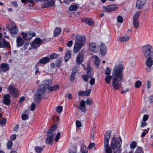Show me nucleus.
<instances>
[{
    "label": "nucleus",
    "instance_id": "nucleus-13",
    "mask_svg": "<svg viewBox=\"0 0 153 153\" xmlns=\"http://www.w3.org/2000/svg\"><path fill=\"white\" fill-rule=\"evenodd\" d=\"M11 96L9 94H5L4 95L3 103L7 105H9L11 103V101L10 99Z\"/></svg>",
    "mask_w": 153,
    "mask_h": 153
},
{
    "label": "nucleus",
    "instance_id": "nucleus-64",
    "mask_svg": "<svg viewBox=\"0 0 153 153\" xmlns=\"http://www.w3.org/2000/svg\"><path fill=\"white\" fill-rule=\"evenodd\" d=\"M41 7L42 8H44L48 7L47 3H43L42 4Z\"/></svg>",
    "mask_w": 153,
    "mask_h": 153
},
{
    "label": "nucleus",
    "instance_id": "nucleus-15",
    "mask_svg": "<svg viewBox=\"0 0 153 153\" xmlns=\"http://www.w3.org/2000/svg\"><path fill=\"white\" fill-rule=\"evenodd\" d=\"M9 26L7 25V28L8 29V30L10 31L11 34L13 36L16 35L18 32V28L17 27L15 26L10 28L9 27Z\"/></svg>",
    "mask_w": 153,
    "mask_h": 153
},
{
    "label": "nucleus",
    "instance_id": "nucleus-24",
    "mask_svg": "<svg viewBox=\"0 0 153 153\" xmlns=\"http://www.w3.org/2000/svg\"><path fill=\"white\" fill-rule=\"evenodd\" d=\"M71 53L70 50H68L65 53L64 57L65 61V62H68L71 58Z\"/></svg>",
    "mask_w": 153,
    "mask_h": 153
},
{
    "label": "nucleus",
    "instance_id": "nucleus-47",
    "mask_svg": "<svg viewBox=\"0 0 153 153\" xmlns=\"http://www.w3.org/2000/svg\"><path fill=\"white\" fill-rule=\"evenodd\" d=\"M117 21L119 23H122L123 21V19L120 16H118L117 17Z\"/></svg>",
    "mask_w": 153,
    "mask_h": 153
},
{
    "label": "nucleus",
    "instance_id": "nucleus-31",
    "mask_svg": "<svg viewBox=\"0 0 153 153\" xmlns=\"http://www.w3.org/2000/svg\"><path fill=\"white\" fill-rule=\"evenodd\" d=\"M56 124L53 125V126H52L50 127L47 132L49 133H51V134H53V132L54 131L56 130Z\"/></svg>",
    "mask_w": 153,
    "mask_h": 153
},
{
    "label": "nucleus",
    "instance_id": "nucleus-19",
    "mask_svg": "<svg viewBox=\"0 0 153 153\" xmlns=\"http://www.w3.org/2000/svg\"><path fill=\"white\" fill-rule=\"evenodd\" d=\"M146 0H137L136 2V7H138L139 9L141 8L144 4Z\"/></svg>",
    "mask_w": 153,
    "mask_h": 153
},
{
    "label": "nucleus",
    "instance_id": "nucleus-16",
    "mask_svg": "<svg viewBox=\"0 0 153 153\" xmlns=\"http://www.w3.org/2000/svg\"><path fill=\"white\" fill-rule=\"evenodd\" d=\"M0 68L2 71L5 72L9 70V66L7 64L3 63L1 65Z\"/></svg>",
    "mask_w": 153,
    "mask_h": 153
},
{
    "label": "nucleus",
    "instance_id": "nucleus-17",
    "mask_svg": "<svg viewBox=\"0 0 153 153\" xmlns=\"http://www.w3.org/2000/svg\"><path fill=\"white\" fill-rule=\"evenodd\" d=\"M89 49L92 51L97 52V43L95 42H93L90 43L89 45Z\"/></svg>",
    "mask_w": 153,
    "mask_h": 153
},
{
    "label": "nucleus",
    "instance_id": "nucleus-27",
    "mask_svg": "<svg viewBox=\"0 0 153 153\" xmlns=\"http://www.w3.org/2000/svg\"><path fill=\"white\" fill-rule=\"evenodd\" d=\"M130 37L128 36H125L124 37H119L117 39V41L120 42L127 41L129 39Z\"/></svg>",
    "mask_w": 153,
    "mask_h": 153
},
{
    "label": "nucleus",
    "instance_id": "nucleus-33",
    "mask_svg": "<svg viewBox=\"0 0 153 153\" xmlns=\"http://www.w3.org/2000/svg\"><path fill=\"white\" fill-rule=\"evenodd\" d=\"M113 79V76L111 75L106 76L105 78V82L107 84H110V81L112 79Z\"/></svg>",
    "mask_w": 153,
    "mask_h": 153
},
{
    "label": "nucleus",
    "instance_id": "nucleus-39",
    "mask_svg": "<svg viewBox=\"0 0 153 153\" xmlns=\"http://www.w3.org/2000/svg\"><path fill=\"white\" fill-rule=\"evenodd\" d=\"M105 74L106 76L110 75V74L111 73V69L107 67L105 71Z\"/></svg>",
    "mask_w": 153,
    "mask_h": 153
},
{
    "label": "nucleus",
    "instance_id": "nucleus-41",
    "mask_svg": "<svg viewBox=\"0 0 153 153\" xmlns=\"http://www.w3.org/2000/svg\"><path fill=\"white\" fill-rule=\"evenodd\" d=\"M12 145L13 142L11 140L9 141L8 142L7 145V148L9 149H11L12 148Z\"/></svg>",
    "mask_w": 153,
    "mask_h": 153
},
{
    "label": "nucleus",
    "instance_id": "nucleus-9",
    "mask_svg": "<svg viewBox=\"0 0 153 153\" xmlns=\"http://www.w3.org/2000/svg\"><path fill=\"white\" fill-rule=\"evenodd\" d=\"M103 10L105 12L111 13L112 11L117 10L118 7L117 5L112 4L107 5L103 7Z\"/></svg>",
    "mask_w": 153,
    "mask_h": 153
},
{
    "label": "nucleus",
    "instance_id": "nucleus-11",
    "mask_svg": "<svg viewBox=\"0 0 153 153\" xmlns=\"http://www.w3.org/2000/svg\"><path fill=\"white\" fill-rule=\"evenodd\" d=\"M85 40L84 36L77 35L76 37L75 43L83 45L85 42Z\"/></svg>",
    "mask_w": 153,
    "mask_h": 153
},
{
    "label": "nucleus",
    "instance_id": "nucleus-22",
    "mask_svg": "<svg viewBox=\"0 0 153 153\" xmlns=\"http://www.w3.org/2000/svg\"><path fill=\"white\" fill-rule=\"evenodd\" d=\"M100 52L101 54L102 55H105L106 53V48L105 45L103 43H101L100 48Z\"/></svg>",
    "mask_w": 153,
    "mask_h": 153
},
{
    "label": "nucleus",
    "instance_id": "nucleus-62",
    "mask_svg": "<svg viewBox=\"0 0 153 153\" xmlns=\"http://www.w3.org/2000/svg\"><path fill=\"white\" fill-rule=\"evenodd\" d=\"M74 0H63L64 2L67 4H69L71 2L74 1Z\"/></svg>",
    "mask_w": 153,
    "mask_h": 153
},
{
    "label": "nucleus",
    "instance_id": "nucleus-18",
    "mask_svg": "<svg viewBox=\"0 0 153 153\" xmlns=\"http://www.w3.org/2000/svg\"><path fill=\"white\" fill-rule=\"evenodd\" d=\"M50 59L47 57H44L40 59L38 62L41 65H45L49 62Z\"/></svg>",
    "mask_w": 153,
    "mask_h": 153
},
{
    "label": "nucleus",
    "instance_id": "nucleus-14",
    "mask_svg": "<svg viewBox=\"0 0 153 153\" xmlns=\"http://www.w3.org/2000/svg\"><path fill=\"white\" fill-rule=\"evenodd\" d=\"M81 21L82 22H85L87 24L90 26H93L94 25V23L93 20L90 18H84L81 19Z\"/></svg>",
    "mask_w": 153,
    "mask_h": 153
},
{
    "label": "nucleus",
    "instance_id": "nucleus-56",
    "mask_svg": "<svg viewBox=\"0 0 153 153\" xmlns=\"http://www.w3.org/2000/svg\"><path fill=\"white\" fill-rule=\"evenodd\" d=\"M149 118V116L147 114H144L143 119V121H146Z\"/></svg>",
    "mask_w": 153,
    "mask_h": 153
},
{
    "label": "nucleus",
    "instance_id": "nucleus-26",
    "mask_svg": "<svg viewBox=\"0 0 153 153\" xmlns=\"http://www.w3.org/2000/svg\"><path fill=\"white\" fill-rule=\"evenodd\" d=\"M83 59V56L81 54H78L76 58V62L79 65L82 63Z\"/></svg>",
    "mask_w": 153,
    "mask_h": 153
},
{
    "label": "nucleus",
    "instance_id": "nucleus-43",
    "mask_svg": "<svg viewBox=\"0 0 153 153\" xmlns=\"http://www.w3.org/2000/svg\"><path fill=\"white\" fill-rule=\"evenodd\" d=\"M75 72H72V73L70 77V80L71 81H72L75 79Z\"/></svg>",
    "mask_w": 153,
    "mask_h": 153
},
{
    "label": "nucleus",
    "instance_id": "nucleus-12",
    "mask_svg": "<svg viewBox=\"0 0 153 153\" xmlns=\"http://www.w3.org/2000/svg\"><path fill=\"white\" fill-rule=\"evenodd\" d=\"M47 137L46 138V143L47 144H52L53 141L54 135L48 132L47 134Z\"/></svg>",
    "mask_w": 153,
    "mask_h": 153
},
{
    "label": "nucleus",
    "instance_id": "nucleus-23",
    "mask_svg": "<svg viewBox=\"0 0 153 153\" xmlns=\"http://www.w3.org/2000/svg\"><path fill=\"white\" fill-rule=\"evenodd\" d=\"M36 36V33L34 32H32L31 31L28 32L27 36V38H26V40L27 41L29 42L31 39L33 37Z\"/></svg>",
    "mask_w": 153,
    "mask_h": 153
},
{
    "label": "nucleus",
    "instance_id": "nucleus-8",
    "mask_svg": "<svg viewBox=\"0 0 153 153\" xmlns=\"http://www.w3.org/2000/svg\"><path fill=\"white\" fill-rule=\"evenodd\" d=\"M10 94L14 98H17L19 96V92L16 88L11 85H10L8 88Z\"/></svg>",
    "mask_w": 153,
    "mask_h": 153
},
{
    "label": "nucleus",
    "instance_id": "nucleus-52",
    "mask_svg": "<svg viewBox=\"0 0 153 153\" xmlns=\"http://www.w3.org/2000/svg\"><path fill=\"white\" fill-rule=\"evenodd\" d=\"M60 136V133L58 132L56 135L55 139V141L56 142L59 140Z\"/></svg>",
    "mask_w": 153,
    "mask_h": 153
},
{
    "label": "nucleus",
    "instance_id": "nucleus-46",
    "mask_svg": "<svg viewBox=\"0 0 153 153\" xmlns=\"http://www.w3.org/2000/svg\"><path fill=\"white\" fill-rule=\"evenodd\" d=\"M149 131V130L147 129L144 130L141 134V137H144L148 133Z\"/></svg>",
    "mask_w": 153,
    "mask_h": 153
},
{
    "label": "nucleus",
    "instance_id": "nucleus-29",
    "mask_svg": "<svg viewBox=\"0 0 153 153\" xmlns=\"http://www.w3.org/2000/svg\"><path fill=\"white\" fill-rule=\"evenodd\" d=\"M59 88V86L58 85H56L53 86H50L48 88V90L50 91H56Z\"/></svg>",
    "mask_w": 153,
    "mask_h": 153
},
{
    "label": "nucleus",
    "instance_id": "nucleus-36",
    "mask_svg": "<svg viewBox=\"0 0 153 153\" xmlns=\"http://www.w3.org/2000/svg\"><path fill=\"white\" fill-rule=\"evenodd\" d=\"M35 150L37 153H41L43 150V148L36 146L35 148Z\"/></svg>",
    "mask_w": 153,
    "mask_h": 153
},
{
    "label": "nucleus",
    "instance_id": "nucleus-59",
    "mask_svg": "<svg viewBox=\"0 0 153 153\" xmlns=\"http://www.w3.org/2000/svg\"><path fill=\"white\" fill-rule=\"evenodd\" d=\"M95 146V144L94 143H91L89 144L88 146V148L89 149H92Z\"/></svg>",
    "mask_w": 153,
    "mask_h": 153
},
{
    "label": "nucleus",
    "instance_id": "nucleus-53",
    "mask_svg": "<svg viewBox=\"0 0 153 153\" xmlns=\"http://www.w3.org/2000/svg\"><path fill=\"white\" fill-rule=\"evenodd\" d=\"M41 66V65L38 62H37L34 66L35 69L36 70H39V67Z\"/></svg>",
    "mask_w": 153,
    "mask_h": 153
},
{
    "label": "nucleus",
    "instance_id": "nucleus-35",
    "mask_svg": "<svg viewBox=\"0 0 153 153\" xmlns=\"http://www.w3.org/2000/svg\"><path fill=\"white\" fill-rule=\"evenodd\" d=\"M78 7L76 5L73 4L71 5L69 8V11H72L76 10L77 9Z\"/></svg>",
    "mask_w": 153,
    "mask_h": 153
},
{
    "label": "nucleus",
    "instance_id": "nucleus-7",
    "mask_svg": "<svg viewBox=\"0 0 153 153\" xmlns=\"http://www.w3.org/2000/svg\"><path fill=\"white\" fill-rule=\"evenodd\" d=\"M42 44V39L39 37L35 38L31 42L30 45L33 49H37Z\"/></svg>",
    "mask_w": 153,
    "mask_h": 153
},
{
    "label": "nucleus",
    "instance_id": "nucleus-21",
    "mask_svg": "<svg viewBox=\"0 0 153 153\" xmlns=\"http://www.w3.org/2000/svg\"><path fill=\"white\" fill-rule=\"evenodd\" d=\"M83 45L80 44L75 43L74 46V48L73 49V51L74 53H78L82 48V46Z\"/></svg>",
    "mask_w": 153,
    "mask_h": 153
},
{
    "label": "nucleus",
    "instance_id": "nucleus-10",
    "mask_svg": "<svg viewBox=\"0 0 153 153\" xmlns=\"http://www.w3.org/2000/svg\"><path fill=\"white\" fill-rule=\"evenodd\" d=\"M141 13V11H138L136 13L134 16L133 23L134 27L136 28H138L139 27V23L138 21V19Z\"/></svg>",
    "mask_w": 153,
    "mask_h": 153
},
{
    "label": "nucleus",
    "instance_id": "nucleus-48",
    "mask_svg": "<svg viewBox=\"0 0 153 153\" xmlns=\"http://www.w3.org/2000/svg\"><path fill=\"white\" fill-rule=\"evenodd\" d=\"M84 91V96H89L90 95L91 92V90L90 89Z\"/></svg>",
    "mask_w": 153,
    "mask_h": 153
},
{
    "label": "nucleus",
    "instance_id": "nucleus-2",
    "mask_svg": "<svg viewBox=\"0 0 153 153\" xmlns=\"http://www.w3.org/2000/svg\"><path fill=\"white\" fill-rule=\"evenodd\" d=\"M123 67L122 64H119L117 67H114L113 70L112 85L116 90H119L121 87V80L123 79Z\"/></svg>",
    "mask_w": 153,
    "mask_h": 153
},
{
    "label": "nucleus",
    "instance_id": "nucleus-37",
    "mask_svg": "<svg viewBox=\"0 0 153 153\" xmlns=\"http://www.w3.org/2000/svg\"><path fill=\"white\" fill-rule=\"evenodd\" d=\"M100 62V61L99 58H98L97 56H96L95 61V64L97 68H98L99 66Z\"/></svg>",
    "mask_w": 153,
    "mask_h": 153
},
{
    "label": "nucleus",
    "instance_id": "nucleus-44",
    "mask_svg": "<svg viewBox=\"0 0 153 153\" xmlns=\"http://www.w3.org/2000/svg\"><path fill=\"white\" fill-rule=\"evenodd\" d=\"M137 146V143L135 141H132L130 147L131 149H134Z\"/></svg>",
    "mask_w": 153,
    "mask_h": 153
},
{
    "label": "nucleus",
    "instance_id": "nucleus-55",
    "mask_svg": "<svg viewBox=\"0 0 153 153\" xmlns=\"http://www.w3.org/2000/svg\"><path fill=\"white\" fill-rule=\"evenodd\" d=\"M76 126L77 128L80 127L82 126L81 122L79 120H77L76 121Z\"/></svg>",
    "mask_w": 153,
    "mask_h": 153
},
{
    "label": "nucleus",
    "instance_id": "nucleus-40",
    "mask_svg": "<svg viewBox=\"0 0 153 153\" xmlns=\"http://www.w3.org/2000/svg\"><path fill=\"white\" fill-rule=\"evenodd\" d=\"M142 85V82L140 80H137L135 84V87L136 88H139Z\"/></svg>",
    "mask_w": 153,
    "mask_h": 153
},
{
    "label": "nucleus",
    "instance_id": "nucleus-4",
    "mask_svg": "<svg viewBox=\"0 0 153 153\" xmlns=\"http://www.w3.org/2000/svg\"><path fill=\"white\" fill-rule=\"evenodd\" d=\"M142 52L145 57L149 56L153 57V47L149 44H146L143 46L142 48Z\"/></svg>",
    "mask_w": 153,
    "mask_h": 153
},
{
    "label": "nucleus",
    "instance_id": "nucleus-63",
    "mask_svg": "<svg viewBox=\"0 0 153 153\" xmlns=\"http://www.w3.org/2000/svg\"><path fill=\"white\" fill-rule=\"evenodd\" d=\"M29 42H28L26 43H25V44L24 46V50H26L27 49V48L28 47L29 45Z\"/></svg>",
    "mask_w": 153,
    "mask_h": 153
},
{
    "label": "nucleus",
    "instance_id": "nucleus-20",
    "mask_svg": "<svg viewBox=\"0 0 153 153\" xmlns=\"http://www.w3.org/2000/svg\"><path fill=\"white\" fill-rule=\"evenodd\" d=\"M16 43L17 47H19L23 45L24 43V41L22 37H18L16 39Z\"/></svg>",
    "mask_w": 153,
    "mask_h": 153
},
{
    "label": "nucleus",
    "instance_id": "nucleus-25",
    "mask_svg": "<svg viewBox=\"0 0 153 153\" xmlns=\"http://www.w3.org/2000/svg\"><path fill=\"white\" fill-rule=\"evenodd\" d=\"M62 31V30L60 27H56L53 31V35L54 36L56 37L59 36Z\"/></svg>",
    "mask_w": 153,
    "mask_h": 153
},
{
    "label": "nucleus",
    "instance_id": "nucleus-57",
    "mask_svg": "<svg viewBox=\"0 0 153 153\" xmlns=\"http://www.w3.org/2000/svg\"><path fill=\"white\" fill-rule=\"evenodd\" d=\"M95 79L94 78H91V80L90 81V84L91 85H93L95 84Z\"/></svg>",
    "mask_w": 153,
    "mask_h": 153
},
{
    "label": "nucleus",
    "instance_id": "nucleus-51",
    "mask_svg": "<svg viewBox=\"0 0 153 153\" xmlns=\"http://www.w3.org/2000/svg\"><path fill=\"white\" fill-rule=\"evenodd\" d=\"M81 150L82 153H88V150L85 146V147H83L81 149Z\"/></svg>",
    "mask_w": 153,
    "mask_h": 153
},
{
    "label": "nucleus",
    "instance_id": "nucleus-5",
    "mask_svg": "<svg viewBox=\"0 0 153 153\" xmlns=\"http://www.w3.org/2000/svg\"><path fill=\"white\" fill-rule=\"evenodd\" d=\"M85 102L87 105H90L92 103L93 101L90 99H87L85 102L83 100L80 101V106H78V107L81 112H84V113H85L88 110L87 106L85 105Z\"/></svg>",
    "mask_w": 153,
    "mask_h": 153
},
{
    "label": "nucleus",
    "instance_id": "nucleus-6",
    "mask_svg": "<svg viewBox=\"0 0 153 153\" xmlns=\"http://www.w3.org/2000/svg\"><path fill=\"white\" fill-rule=\"evenodd\" d=\"M145 58L147 59L146 62V70L147 72H150L153 69V68L152 67L153 65V57L149 56Z\"/></svg>",
    "mask_w": 153,
    "mask_h": 153
},
{
    "label": "nucleus",
    "instance_id": "nucleus-61",
    "mask_svg": "<svg viewBox=\"0 0 153 153\" xmlns=\"http://www.w3.org/2000/svg\"><path fill=\"white\" fill-rule=\"evenodd\" d=\"M11 3H12V6H13L14 7H17L18 5V4H17V2L16 1H12L11 2Z\"/></svg>",
    "mask_w": 153,
    "mask_h": 153
},
{
    "label": "nucleus",
    "instance_id": "nucleus-45",
    "mask_svg": "<svg viewBox=\"0 0 153 153\" xmlns=\"http://www.w3.org/2000/svg\"><path fill=\"white\" fill-rule=\"evenodd\" d=\"M56 110L58 113H60L62 111L63 107L61 105L58 106L56 107Z\"/></svg>",
    "mask_w": 153,
    "mask_h": 153
},
{
    "label": "nucleus",
    "instance_id": "nucleus-38",
    "mask_svg": "<svg viewBox=\"0 0 153 153\" xmlns=\"http://www.w3.org/2000/svg\"><path fill=\"white\" fill-rule=\"evenodd\" d=\"M48 7L53 6L55 4V2L53 0H50L47 2Z\"/></svg>",
    "mask_w": 153,
    "mask_h": 153
},
{
    "label": "nucleus",
    "instance_id": "nucleus-28",
    "mask_svg": "<svg viewBox=\"0 0 153 153\" xmlns=\"http://www.w3.org/2000/svg\"><path fill=\"white\" fill-rule=\"evenodd\" d=\"M9 47H10V43L5 39H3L2 41V48H6Z\"/></svg>",
    "mask_w": 153,
    "mask_h": 153
},
{
    "label": "nucleus",
    "instance_id": "nucleus-3",
    "mask_svg": "<svg viewBox=\"0 0 153 153\" xmlns=\"http://www.w3.org/2000/svg\"><path fill=\"white\" fill-rule=\"evenodd\" d=\"M44 86L42 88H39L34 96V101L37 103H39L41 100L45 95V91L51 85L52 81L51 80H45L44 82Z\"/></svg>",
    "mask_w": 153,
    "mask_h": 153
},
{
    "label": "nucleus",
    "instance_id": "nucleus-42",
    "mask_svg": "<svg viewBox=\"0 0 153 153\" xmlns=\"http://www.w3.org/2000/svg\"><path fill=\"white\" fill-rule=\"evenodd\" d=\"M7 122V119L5 117H3L0 120V125H5Z\"/></svg>",
    "mask_w": 153,
    "mask_h": 153
},
{
    "label": "nucleus",
    "instance_id": "nucleus-54",
    "mask_svg": "<svg viewBox=\"0 0 153 153\" xmlns=\"http://www.w3.org/2000/svg\"><path fill=\"white\" fill-rule=\"evenodd\" d=\"M36 104L34 103H32L31 105L30 110L32 111H34L36 108Z\"/></svg>",
    "mask_w": 153,
    "mask_h": 153
},
{
    "label": "nucleus",
    "instance_id": "nucleus-34",
    "mask_svg": "<svg viewBox=\"0 0 153 153\" xmlns=\"http://www.w3.org/2000/svg\"><path fill=\"white\" fill-rule=\"evenodd\" d=\"M59 56V55L58 54L55 53H53L50 55L49 58L51 59H56L58 58Z\"/></svg>",
    "mask_w": 153,
    "mask_h": 153
},
{
    "label": "nucleus",
    "instance_id": "nucleus-32",
    "mask_svg": "<svg viewBox=\"0 0 153 153\" xmlns=\"http://www.w3.org/2000/svg\"><path fill=\"white\" fill-rule=\"evenodd\" d=\"M62 59H58L55 61L56 66L58 68L60 67L62 65Z\"/></svg>",
    "mask_w": 153,
    "mask_h": 153
},
{
    "label": "nucleus",
    "instance_id": "nucleus-30",
    "mask_svg": "<svg viewBox=\"0 0 153 153\" xmlns=\"http://www.w3.org/2000/svg\"><path fill=\"white\" fill-rule=\"evenodd\" d=\"M77 147L75 146H71L70 148L68 149L69 153H76L77 150Z\"/></svg>",
    "mask_w": 153,
    "mask_h": 153
},
{
    "label": "nucleus",
    "instance_id": "nucleus-1",
    "mask_svg": "<svg viewBox=\"0 0 153 153\" xmlns=\"http://www.w3.org/2000/svg\"><path fill=\"white\" fill-rule=\"evenodd\" d=\"M111 131H107L104 134V145L105 149V153H121L122 140L120 137H113L111 139L110 146L109 142L111 135Z\"/></svg>",
    "mask_w": 153,
    "mask_h": 153
},
{
    "label": "nucleus",
    "instance_id": "nucleus-58",
    "mask_svg": "<svg viewBox=\"0 0 153 153\" xmlns=\"http://www.w3.org/2000/svg\"><path fill=\"white\" fill-rule=\"evenodd\" d=\"M91 68L89 65H87V70L86 72L87 74H88L91 71Z\"/></svg>",
    "mask_w": 153,
    "mask_h": 153
},
{
    "label": "nucleus",
    "instance_id": "nucleus-50",
    "mask_svg": "<svg viewBox=\"0 0 153 153\" xmlns=\"http://www.w3.org/2000/svg\"><path fill=\"white\" fill-rule=\"evenodd\" d=\"M82 78L85 82H87L88 80V77L87 75L83 74L82 75Z\"/></svg>",
    "mask_w": 153,
    "mask_h": 153
},
{
    "label": "nucleus",
    "instance_id": "nucleus-60",
    "mask_svg": "<svg viewBox=\"0 0 153 153\" xmlns=\"http://www.w3.org/2000/svg\"><path fill=\"white\" fill-rule=\"evenodd\" d=\"M17 136L16 134H12L10 137V139L12 140H14L16 139Z\"/></svg>",
    "mask_w": 153,
    "mask_h": 153
},
{
    "label": "nucleus",
    "instance_id": "nucleus-49",
    "mask_svg": "<svg viewBox=\"0 0 153 153\" xmlns=\"http://www.w3.org/2000/svg\"><path fill=\"white\" fill-rule=\"evenodd\" d=\"M22 118L23 120H26L29 119V116L26 114H23L22 115Z\"/></svg>",
    "mask_w": 153,
    "mask_h": 153
}]
</instances>
